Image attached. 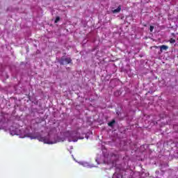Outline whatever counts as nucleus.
Instances as JSON below:
<instances>
[{
    "label": "nucleus",
    "instance_id": "nucleus-1",
    "mask_svg": "<svg viewBox=\"0 0 178 178\" xmlns=\"http://www.w3.org/2000/svg\"><path fill=\"white\" fill-rule=\"evenodd\" d=\"M58 62L60 65H69L72 63V58L63 56Z\"/></svg>",
    "mask_w": 178,
    "mask_h": 178
},
{
    "label": "nucleus",
    "instance_id": "nucleus-2",
    "mask_svg": "<svg viewBox=\"0 0 178 178\" xmlns=\"http://www.w3.org/2000/svg\"><path fill=\"white\" fill-rule=\"evenodd\" d=\"M39 141H42V143H44V144H53L52 142L49 141V140L47 139L45 137H38Z\"/></svg>",
    "mask_w": 178,
    "mask_h": 178
},
{
    "label": "nucleus",
    "instance_id": "nucleus-3",
    "mask_svg": "<svg viewBox=\"0 0 178 178\" xmlns=\"http://www.w3.org/2000/svg\"><path fill=\"white\" fill-rule=\"evenodd\" d=\"M122 10V7L119 6L117 9L113 10L112 12L113 13H119Z\"/></svg>",
    "mask_w": 178,
    "mask_h": 178
},
{
    "label": "nucleus",
    "instance_id": "nucleus-4",
    "mask_svg": "<svg viewBox=\"0 0 178 178\" xmlns=\"http://www.w3.org/2000/svg\"><path fill=\"white\" fill-rule=\"evenodd\" d=\"M115 123L116 121L115 120H112L110 122L108 123V126H109V127H112Z\"/></svg>",
    "mask_w": 178,
    "mask_h": 178
},
{
    "label": "nucleus",
    "instance_id": "nucleus-5",
    "mask_svg": "<svg viewBox=\"0 0 178 178\" xmlns=\"http://www.w3.org/2000/svg\"><path fill=\"white\" fill-rule=\"evenodd\" d=\"M168 47L166 45L160 46L161 52H162V51H166V49H168Z\"/></svg>",
    "mask_w": 178,
    "mask_h": 178
},
{
    "label": "nucleus",
    "instance_id": "nucleus-6",
    "mask_svg": "<svg viewBox=\"0 0 178 178\" xmlns=\"http://www.w3.org/2000/svg\"><path fill=\"white\" fill-rule=\"evenodd\" d=\"M169 42H170V44H175V42H176V40L170 38Z\"/></svg>",
    "mask_w": 178,
    "mask_h": 178
},
{
    "label": "nucleus",
    "instance_id": "nucleus-7",
    "mask_svg": "<svg viewBox=\"0 0 178 178\" xmlns=\"http://www.w3.org/2000/svg\"><path fill=\"white\" fill-rule=\"evenodd\" d=\"M59 20H60V17H56V19L54 21V23H58V22H59Z\"/></svg>",
    "mask_w": 178,
    "mask_h": 178
},
{
    "label": "nucleus",
    "instance_id": "nucleus-8",
    "mask_svg": "<svg viewBox=\"0 0 178 178\" xmlns=\"http://www.w3.org/2000/svg\"><path fill=\"white\" fill-rule=\"evenodd\" d=\"M149 31L152 33V31H154V26H150Z\"/></svg>",
    "mask_w": 178,
    "mask_h": 178
},
{
    "label": "nucleus",
    "instance_id": "nucleus-9",
    "mask_svg": "<svg viewBox=\"0 0 178 178\" xmlns=\"http://www.w3.org/2000/svg\"><path fill=\"white\" fill-rule=\"evenodd\" d=\"M118 115L119 116V115H121L122 113H117Z\"/></svg>",
    "mask_w": 178,
    "mask_h": 178
},
{
    "label": "nucleus",
    "instance_id": "nucleus-10",
    "mask_svg": "<svg viewBox=\"0 0 178 178\" xmlns=\"http://www.w3.org/2000/svg\"><path fill=\"white\" fill-rule=\"evenodd\" d=\"M1 115H3V113H1Z\"/></svg>",
    "mask_w": 178,
    "mask_h": 178
},
{
    "label": "nucleus",
    "instance_id": "nucleus-11",
    "mask_svg": "<svg viewBox=\"0 0 178 178\" xmlns=\"http://www.w3.org/2000/svg\"><path fill=\"white\" fill-rule=\"evenodd\" d=\"M172 35H175V33H172Z\"/></svg>",
    "mask_w": 178,
    "mask_h": 178
}]
</instances>
